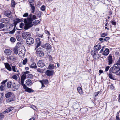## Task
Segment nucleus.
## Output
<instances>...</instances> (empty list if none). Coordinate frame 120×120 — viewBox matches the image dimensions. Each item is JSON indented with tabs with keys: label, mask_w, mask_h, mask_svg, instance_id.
Returning <instances> with one entry per match:
<instances>
[{
	"label": "nucleus",
	"mask_w": 120,
	"mask_h": 120,
	"mask_svg": "<svg viewBox=\"0 0 120 120\" xmlns=\"http://www.w3.org/2000/svg\"><path fill=\"white\" fill-rule=\"evenodd\" d=\"M24 22L25 23L24 26L25 30H27L33 26V24H32V20H29L27 21L26 19H25L24 20Z\"/></svg>",
	"instance_id": "obj_1"
},
{
	"label": "nucleus",
	"mask_w": 120,
	"mask_h": 120,
	"mask_svg": "<svg viewBox=\"0 0 120 120\" xmlns=\"http://www.w3.org/2000/svg\"><path fill=\"white\" fill-rule=\"evenodd\" d=\"M21 21L20 19L18 18H16L15 20H14V24L15 26L18 23L20 22ZM15 30V26L13 30L12 31H10L9 32L10 33V34H13L14 33V32Z\"/></svg>",
	"instance_id": "obj_2"
},
{
	"label": "nucleus",
	"mask_w": 120,
	"mask_h": 120,
	"mask_svg": "<svg viewBox=\"0 0 120 120\" xmlns=\"http://www.w3.org/2000/svg\"><path fill=\"white\" fill-rule=\"evenodd\" d=\"M91 53L94 59H99L100 56L98 52L93 50L91 51Z\"/></svg>",
	"instance_id": "obj_3"
},
{
	"label": "nucleus",
	"mask_w": 120,
	"mask_h": 120,
	"mask_svg": "<svg viewBox=\"0 0 120 120\" xmlns=\"http://www.w3.org/2000/svg\"><path fill=\"white\" fill-rule=\"evenodd\" d=\"M31 35V33L29 32H23L22 34L23 38L24 39H26L27 37L30 36Z\"/></svg>",
	"instance_id": "obj_4"
},
{
	"label": "nucleus",
	"mask_w": 120,
	"mask_h": 120,
	"mask_svg": "<svg viewBox=\"0 0 120 120\" xmlns=\"http://www.w3.org/2000/svg\"><path fill=\"white\" fill-rule=\"evenodd\" d=\"M36 46L35 49L38 48L41 44V41H40V39L39 38H37L35 39Z\"/></svg>",
	"instance_id": "obj_5"
},
{
	"label": "nucleus",
	"mask_w": 120,
	"mask_h": 120,
	"mask_svg": "<svg viewBox=\"0 0 120 120\" xmlns=\"http://www.w3.org/2000/svg\"><path fill=\"white\" fill-rule=\"evenodd\" d=\"M19 51V52L18 54L19 56L21 57H23L25 53L24 49L22 48H20Z\"/></svg>",
	"instance_id": "obj_6"
},
{
	"label": "nucleus",
	"mask_w": 120,
	"mask_h": 120,
	"mask_svg": "<svg viewBox=\"0 0 120 120\" xmlns=\"http://www.w3.org/2000/svg\"><path fill=\"white\" fill-rule=\"evenodd\" d=\"M34 42V39L31 38L30 37L28 38L26 40L27 43L29 45L33 44Z\"/></svg>",
	"instance_id": "obj_7"
},
{
	"label": "nucleus",
	"mask_w": 120,
	"mask_h": 120,
	"mask_svg": "<svg viewBox=\"0 0 120 120\" xmlns=\"http://www.w3.org/2000/svg\"><path fill=\"white\" fill-rule=\"evenodd\" d=\"M23 88L25 89V90L26 91L30 93L31 92H33L34 91L32 89L29 88L27 87L25 84L22 86Z\"/></svg>",
	"instance_id": "obj_8"
},
{
	"label": "nucleus",
	"mask_w": 120,
	"mask_h": 120,
	"mask_svg": "<svg viewBox=\"0 0 120 120\" xmlns=\"http://www.w3.org/2000/svg\"><path fill=\"white\" fill-rule=\"evenodd\" d=\"M54 72V71L53 70H47L45 74L47 76H50L53 75Z\"/></svg>",
	"instance_id": "obj_9"
},
{
	"label": "nucleus",
	"mask_w": 120,
	"mask_h": 120,
	"mask_svg": "<svg viewBox=\"0 0 120 120\" xmlns=\"http://www.w3.org/2000/svg\"><path fill=\"white\" fill-rule=\"evenodd\" d=\"M39 81L42 84V87H45L44 85V84H47L48 83V81L47 79H43L42 80H40Z\"/></svg>",
	"instance_id": "obj_10"
},
{
	"label": "nucleus",
	"mask_w": 120,
	"mask_h": 120,
	"mask_svg": "<svg viewBox=\"0 0 120 120\" xmlns=\"http://www.w3.org/2000/svg\"><path fill=\"white\" fill-rule=\"evenodd\" d=\"M4 14L7 17L11 18L12 17V13L11 11H6L5 12Z\"/></svg>",
	"instance_id": "obj_11"
},
{
	"label": "nucleus",
	"mask_w": 120,
	"mask_h": 120,
	"mask_svg": "<svg viewBox=\"0 0 120 120\" xmlns=\"http://www.w3.org/2000/svg\"><path fill=\"white\" fill-rule=\"evenodd\" d=\"M12 52V51L9 49H7L5 50L4 53L5 55L7 56L10 55Z\"/></svg>",
	"instance_id": "obj_12"
},
{
	"label": "nucleus",
	"mask_w": 120,
	"mask_h": 120,
	"mask_svg": "<svg viewBox=\"0 0 120 120\" xmlns=\"http://www.w3.org/2000/svg\"><path fill=\"white\" fill-rule=\"evenodd\" d=\"M26 78V76L25 75V74L22 75L21 77L20 83L22 86L25 85L24 84V80Z\"/></svg>",
	"instance_id": "obj_13"
},
{
	"label": "nucleus",
	"mask_w": 120,
	"mask_h": 120,
	"mask_svg": "<svg viewBox=\"0 0 120 120\" xmlns=\"http://www.w3.org/2000/svg\"><path fill=\"white\" fill-rule=\"evenodd\" d=\"M38 67L41 68L43 67L45 65L44 62L42 60H40L38 61Z\"/></svg>",
	"instance_id": "obj_14"
},
{
	"label": "nucleus",
	"mask_w": 120,
	"mask_h": 120,
	"mask_svg": "<svg viewBox=\"0 0 120 120\" xmlns=\"http://www.w3.org/2000/svg\"><path fill=\"white\" fill-rule=\"evenodd\" d=\"M41 46L47 49H50L51 47V45L49 43H47L44 45H41Z\"/></svg>",
	"instance_id": "obj_15"
},
{
	"label": "nucleus",
	"mask_w": 120,
	"mask_h": 120,
	"mask_svg": "<svg viewBox=\"0 0 120 120\" xmlns=\"http://www.w3.org/2000/svg\"><path fill=\"white\" fill-rule=\"evenodd\" d=\"M1 21L3 23H7L9 22L10 21V20L9 19L3 18L1 19Z\"/></svg>",
	"instance_id": "obj_16"
},
{
	"label": "nucleus",
	"mask_w": 120,
	"mask_h": 120,
	"mask_svg": "<svg viewBox=\"0 0 120 120\" xmlns=\"http://www.w3.org/2000/svg\"><path fill=\"white\" fill-rule=\"evenodd\" d=\"M4 65L5 68L9 70V71H11L12 69L9 64L8 63H4Z\"/></svg>",
	"instance_id": "obj_17"
},
{
	"label": "nucleus",
	"mask_w": 120,
	"mask_h": 120,
	"mask_svg": "<svg viewBox=\"0 0 120 120\" xmlns=\"http://www.w3.org/2000/svg\"><path fill=\"white\" fill-rule=\"evenodd\" d=\"M108 64L110 65L112 62V57L111 56L109 55L108 58Z\"/></svg>",
	"instance_id": "obj_18"
},
{
	"label": "nucleus",
	"mask_w": 120,
	"mask_h": 120,
	"mask_svg": "<svg viewBox=\"0 0 120 120\" xmlns=\"http://www.w3.org/2000/svg\"><path fill=\"white\" fill-rule=\"evenodd\" d=\"M29 2L30 3V6L31 7V9H32V13H34V12L35 8L34 6V4L32 2H30V1H29Z\"/></svg>",
	"instance_id": "obj_19"
},
{
	"label": "nucleus",
	"mask_w": 120,
	"mask_h": 120,
	"mask_svg": "<svg viewBox=\"0 0 120 120\" xmlns=\"http://www.w3.org/2000/svg\"><path fill=\"white\" fill-rule=\"evenodd\" d=\"M13 109V108L12 107H10L8 108V109H6L5 110L4 112L3 113V114H5L6 113H8L11 111Z\"/></svg>",
	"instance_id": "obj_20"
},
{
	"label": "nucleus",
	"mask_w": 120,
	"mask_h": 120,
	"mask_svg": "<svg viewBox=\"0 0 120 120\" xmlns=\"http://www.w3.org/2000/svg\"><path fill=\"white\" fill-rule=\"evenodd\" d=\"M79 104L78 102H75L73 105V107L75 109H77L79 107Z\"/></svg>",
	"instance_id": "obj_21"
},
{
	"label": "nucleus",
	"mask_w": 120,
	"mask_h": 120,
	"mask_svg": "<svg viewBox=\"0 0 120 120\" xmlns=\"http://www.w3.org/2000/svg\"><path fill=\"white\" fill-rule=\"evenodd\" d=\"M26 84L28 86H30L32 84V81L30 79H27L26 81Z\"/></svg>",
	"instance_id": "obj_22"
},
{
	"label": "nucleus",
	"mask_w": 120,
	"mask_h": 120,
	"mask_svg": "<svg viewBox=\"0 0 120 120\" xmlns=\"http://www.w3.org/2000/svg\"><path fill=\"white\" fill-rule=\"evenodd\" d=\"M109 49L107 48L104 51L103 55L105 56L109 54Z\"/></svg>",
	"instance_id": "obj_23"
},
{
	"label": "nucleus",
	"mask_w": 120,
	"mask_h": 120,
	"mask_svg": "<svg viewBox=\"0 0 120 120\" xmlns=\"http://www.w3.org/2000/svg\"><path fill=\"white\" fill-rule=\"evenodd\" d=\"M101 46L99 45H98L94 47V49L96 50H99L101 48Z\"/></svg>",
	"instance_id": "obj_24"
},
{
	"label": "nucleus",
	"mask_w": 120,
	"mask_h": 120,
	"mask_svg": "<svg viewBox=\"0 0 120 120\" xmlns=\"http://www.w3.org/2000/svg\"><path fill=\"white\" fill-rule=\"evenodd\" d=\"M9 58L12 61H15L17 59L16 57L13 56H10Z\"/></svg>",
	"instance_id": "obj_25"
},
{
	"label": "nucleus",
	"mask_w": 120,
	"mask_h": 120,
	"mask_svg": "<svg viewBox=\"0 0 120 120\" xmlns=\"http://www.w3.org/2000/svg\"><path fill=\"white\" fill-rule=\"evenodd\" d=\"M30 67L32 68L36 69L37 68V66L35 63H33L31 64Z\"/></svg>",
	"instance_id": "obj_26"
},
{
	"label": "nucleus",
	"mask_w": 120,
	"mask_h": 120,
	"mask_svg": "<svg viewBox=\"0 0 120 120\" xmlns=\"http://www.w3.org/2000/svg\"><path fill=\"white\" fill-rule=\"evenodd\" d=\"M55 68V66L53 64H50L49 65L48 69H53Z\"/></svg>",
	"instance_id": "obj_27"
},
{
	"label": "nucleus",
	"mask_w": 120,
	"mask_h": 120,
	"mask_svg": "<svg viewBox=\"0 0 120 120\" xmlns=\"http://www.w3.org/2000/svg\"><path fill=\"white\" fill-rule=\"evenodd\" d=\"M40 21L39 20H36L34 21L33 23V24L34 25H36L39 24Z\"/></svg>",
	"instance_id": "obj_28"
},
{
	"label": "nucleus",
	"mask_w": 120,
	"mask_h": 120,
	"mask_svg": "<svg viewBox=\"0 0 120 120\" xmlns=\"http://www.w3.org/2000/svg\"><path fill=\"white\" fill-rule=\"evenodd\" d=\"M5 85L4 84H2L0 87V89L1 91H2L5 89Z\"/></svg>",
	"instance_id": "obj_29"
},
{
	"label": "nucleus",
	"mask_w": 120,
	"mask_h": 120,
	"mask_svg": "<svg viewBox=\"0 0 120 120\" xmlns=\"http://www.w3.org/2000/svg\"><path fill=\"white\" fill-rule=\"evenodd\" d=\"M12 95V93L11 92H9L5 94V96L7 98L10 97Z\"/></svg>",
	"instance_id": "obj_30"
},
{
	"label": "nucleus",
	"mask_w": 120,
	"mask_h": 120,
	"mask_svg": "<svg viewBox=\"0 0 120 120\" xmlns=\"http://www.w3.org/2000/svg\"><path fill=\"white\" fill-rule=\"evenodd\" d=\"M77 90L79 93L80 94H83V92L82 90V88L81 87H78L77 88Z\"/></svg>",
	"instance_id": "obj_31"
},
{
	"label": "nucleus",
	"mask_w": 120,
	"mask_h": 120,
	"mask_svg": "<svg viewBox=\"0 0 120 120\" xmlns=\"http://www.w3.org/2000/svg\"><path fill=\"white\" fill-rule=\"evenodd\" d=\"M18 49V48H17V47H15L14 48L13 51L14 52V53L16 54H18V52H17V50Z\"/></svg>",
	"instance_id": "obj_32"
},
{
	"label": "nucleus",
	"mask_w": 120,
	"mask_h": 120,
	"mask_svg": "<svg viewBox=\"0 0 120 120\" xmlns=\"http://www.w3.org/2000/svg\"><path fill=\"white\" fill-rule=\"evenodd\" d=\"M12 69L13 71L15 72H18L19 71L18 70H17L16 71V70H17V69L15 67V66H12Z\"/></svg>",
	"instance_id": "obj_33"
},
{
	"label": "nucleus",
	"mask_w": 120,
	"mask_h": 120,
	"mask_svg": "<svg viewBox=\"0 0 120 120\" xmlns=\"http://www.w3.org/2000/svg\"><path fill=\"white\" fill-rule=\"evenodd\" d=\"M108 76L109 77L112 79L113 80H115L116 79L111 74H109Z\"/></svg>",
	"instance_id": "obj_34"
},
{
	"label": "nucleus",
	"mask_w": 120,
	"mask_h": 120,
	"mask_svg": "<svg viewBox=\"0 0 120 120\" xmlns=\"http://www.w3.org/2000/svg\"><path fill=\"white\" fill-rule=\"evenodd\" d=\"M12 85V83L11 82H8L7 83V86L8 88H10L11 86Z\"/></svg>",
	"instance_id": "obj_35"
},
{
	"label": "nucleus",
	"mask_w": 120,
	"mask_h": 120,
	"mask_svg": "<svg viewBox=\"0 0 120 120\" xmlns=\"http://www.w3.org/2000/svg\"><path fill=\"white\" fill-rule=\"evenodd\" d=\"M36 54L38 56H42L43 55V53L42 52H39V53L38 52V53Z\"/></svg>",
	"instance_id": "obj_36"
},
{
	"label": "nucleus",
	"mask_w": 120,
	"mask_h": 120,
	"mask_svg": "<svg viewBox=\"0 0 120 120\" xmlns=\"http://www.w3.org/2000/svg\"><path fill=\"white\" fill-rule=\"evenodd\" d=\"M15 3L14 1L12 0L11 3V5L12 7H14L15 5Z\"/></svg>",
	"instance_id": "obj_37"
},
{
	"label": "nucleus",
	"mask_w": 120,
	"mask_h": 120,
	"mask_svg": "<svg viewBox=\"0 0 120 120\" xmlns=\"http://www.w3.org/2000/svg\"><path fill=\"white\" fill-rule=\"evenodd\" d=\"M42 48H39L37 50L36 52V53L37 54L38 53H39V52H41V51L42 50Z\"/></svg>",
	"instance_id": "obj_38"
},
{
	"label": "nucleus",
	"mask_w": 120,
	"mask_h": 120,
	"mask_svg": "<svg viewBox=\"0 0 120 120\" xmlns=\"http://www.w3.org/2000/svg\"><path fill=\"white\" fill-rule=\"evenodd\" d=\"M114 65H116L117 66H120V60H118L116 64Z\"/></svg>",
	"instance_id": "obj_39"
},
{
	"label": "nucleus",
	"mask_w": 120,
	"mask_h": 120,
	"mask_svg": "<svg viewBox=\"0 0 120 120\" xmlns=\"http://www.w3.org/2000/svg\"><path fill=\"white\" fill-rule=\"evenodd\" d=\"M28 60L27 58H26L24 60H23L22 61V64L24 65H25L27 63Z\"/></svg>",
	"instance_id": "obj_40"
},
{
	"label": "nucleus",
	"mask_w": 120,
	"mask_h": 120,
	"mask_svg": "<svg viewBox=\"0 0 120 120\" xmlns=\"http://www.w3.org/2000/svg\"><path fill=\"white\" fill-rule=\"evenodd\" d=\"M32 14H30L29 15V17L27 18V20L28 21L29 20H32V22L33 21V20L32 19L31 16H32Z\"/></svg>",
	"instance_id": "obj_41"
},
{
	"label": "nucleus",
	"mask_w": 120,
	"mask_h": 120,
	"mask_svg": "<svg viewBox=\"0 0 120 120\" xmlns=\"http://www.w3.org/2000/svg\"><path fill=\"white\" fill-rule=\"evenodd\" d=\"M10 41L12 42H14L15 41V39L11 37L10 38Z\"/></svg>",
	"instance_id": "obj_42"
},
{
	"label": "nucleus",
	"mask_w": 120,
	"mask_h": 120,
	"mask_svg": "<svg viewBox=\"0 0 120 120\" xmlns=\"http://www.w3.org/2000/svg\"><path fill=\"white\" fill-rule=\"evenodd\" d=\"M12 78L15 80H17V77L16 75H13L12 77Z\"/></svg>",
	"instance_id": "obj_43"
},
{
	"label": "nucleus",
	"mask_w": 120,
	"mask_h": 120,
	"mask_svg": "<svg viewBox=\"0 0 120 120\" xmlns=\"http://www.w3.org/2000/svg\"><path fill=\"white\" fill-rule=\"evenodd\" d=\"M41 10L43 11H45V8L44 5L42 6L41 8Z\"/></svg>",
	"instance_id": "obj_44"
},
{
	"label": "nucleus",
	"mask_w": 120,
	"mask_h": 120,
	"mask_svg": "<svg viewBox=\"0 0 120 120\" xmlns=\"http://www.w3.org/2000/svg\"><path fill=\"white\" fill-rule=\"evenodd\" d=\"M111 23L112 24L114 25H115L116 24V22L114 20H113L111 22Z\"/></svg>",
	"instance_id": "obj_45"
},
{
	"label": "nucleus",
	"mask_w": 120,
	"mask_h": 120,
	"mask_svg": "<svg viewBox=\"0 0 120 120\" xmlns=\"http://www.w3.org/2000/svg\"><path fill=\"white\" fill-rule=\"evenodd\" d=\"M107 33H103L102 34L101 37H104L105 36H107Z\"/></svg>",
	"instance_id": "obj_46"
},
{
	"label": "nucleus",
	"mask_w": 120,
	"mask_h": 120,
	"mask_svg": "<svg viewBox=\"0 0 120 120\" xmlns=\"http://www.w3.org/2000/svg\"><path fill=\"white\" fill-rule=\"evenodd\" d=\"M80 111L82 113H84L85 112V109L84 108L81 109L80 110Z\"/></svg>",
	"instance_id": "obj_47"
},
{
	"label": "nucleus",
	"mask_w": 120,
	"mask_h": 120,
	"mask_svg": "<svg viewBox=\"0 0 120 120\" xmlns=\"http://www.w3.org/2000/svg\"><path fill=\"white\" fill-rule=\"evenodd\" d=\"M33 77V75L32 74H28L27 75V77L29 78H31Z\"/></svg>",
	"instance_id": "obj_48"
},
{
	"label": "nucleus",
	"mask_w": 120,
	"mask_h": 120,
	"mask_svg": "<svg viewBox=\"0 0 120 120\" xmlns=\"http://www.w3.org/2000/svg\"><path fill=\"white\" fill-rule=\"evenodd\" d=\"M28 15V14L27 13H26L23 15V16L24 17H27Z\"/></svg>",
	"instance_id": "obj_49"
},
{
	"label": "nucleus",
	"mask_w": 120,
	"mask_h": 120,
	"mask_svg": "<svg viewBox=\"0 0 120 120\" xmlns=\"http://www.w3.org/2000/svg\"><path fill=\"white\" fill-rule=\"evenodd\" d=\"M4 25L1 23H0V29L2 28L4 26Z\"/></svg>",
	"instance_id": "obj_50"
},
{
	"label": "nucleus",
	"mask_w": 120,
	"mask_h": 120,
	"mask_svg": "<svg viewBox=\"0 0 120 120\" xmlns=\"http://www.w3.org/2000/svg\"><path fill=\"white\" fill-rule=\"evenodd\" d=\"M99 92H100L99 91L95 92L94 93V94L95 96H97L99 94Z\"/></svg>",
	"instance_id": "obj_51"
},
{
	"label": "nucleus",
	"mask_w": 120,
	"mask_h": 120,
	"mask_svg": "<svg viewBox=\"0 0 120 120\" xmlns=\"http://www.w3.org/2000/svg\"><path fill=\"white\" fill-rule=\"evenodd\" d=\"M8 81L7 79L6 80H5L3 81L2 82H1V84H4V85H5V83L7 82V81Z\"/></svg>",
	"instance_id": "obj_52"
},
{
	"label": "nucleus",
	"mask_w": 120,
	"mask_h": 120,
	"mask_svg": "<svg viewBox=\"0 0 120 120\" xmlns=\"http://www.w3.org/2000/svg\"><path fill=\"white\" fill-rule=\"evenodd\" d=\"M37 71L40 72H42L43 71L40 68H38L37 69Z\"/></svg>",
	"instance_id": "obj_53"
},
{
	"label": "nucleus",
	"mask_w": 120,
	"mask_h": 120,
	"mask_svg": "<svg viewBox=\"0 0 120 120\" xmlns=\"http://www.w3.org/2000/svg\"><path fill=\"white\" fill-rule=\"evenodd\" d=\"M110 39L109 37H107L105 38L104 40L105 41H107L109 40Z\"/></svg>",
	"instance_id": "obj_54"
},
{
	"label": "nucleus",
	"mask_w": 120,
	"mask_h": 120,
	"mask_svg": "<svg viewBox=\"0 0 120 120\" xmlns=\"http://www.w3.org/2000/svg\"><path fill=\"white\" fill-rule=\"evenodd\" d=\"M49 58L50 61H52L53 60V58L50 55L49 56Z\"/></svg>",
	"instance_id": "obj_55"
},
{
	"label": "nucleus",
	"mask_w": 120,
	"mask_h": 120,
	"mask_svg": "<svg viewBox=\"0 0 120 120\" xmlns=\"http://www.w3.org/2000/svg\"><path fill=\"white\" fill-rule=\"evenodd\" d=\"M4 117V115L2 114H0V119H2Z\"/></svg>",
	"instance_id": "obj_56"
},
{
	"label": "nucleus",
	"mask_w": 120,
	"mask_h": 120,
	"mask_svg": "<svg viewBox=\"0 0 120 120\" xmlns=\"http://www.w3.org/2000/svg\"><path fill=\"white\" fill-rule=\"evenodd\" d=\"M33 20L34 19H36V16L35 15H34L32 16V17L31 18Z\"/></svg>",
	"instance_id": "obj_57"
},
{
	"label": "nucleus",
	"mask_w": 120,
	"mask_h": 120,
	"mask_svg": "<svg viewBox=\"0 0 120 120\" xmlns=\"http://www.w3.org/2000/svg\"><path fill=\"white\" fill-rule=\"evenodd\" d=\"M16 38L18 41L20 40V37L19 35L17 36H16Z\"/></svg>",
	"instance_id": "obj_58"
},
{
	"label": "nucleus",
	"mask_w": 120,
	"mask_h": 120,
	"mask_svg": "<svg viewBox=\"0 0 120 120\" xmlns=\"http://www.w3.org/2000/svg\"><path fill=\"white\" fill-rule=\"evenodd\" d=\"M109 66H107L105 68V71H108V70L109 68Z\"/></svg>",
	"instance_id": "obj_59"
},
{
	"label": "nucleus",
	"mask_w": 120,
	"mask_h": 120,
	"mask_svg": "<svg viewBox=\"0 0 120 120\" xmlns=\"http://www.w3.org/2000/svg\"><path fill=\"white\" fill-rule=\"evenodd\" d=\"M24 25V23H21L20 25V27L22 28Z\"/></svg>",
	"instance_id": "obj_60"
},
{
	"label": "nucleus",
	"mask_w": 120,
	"mask_h": 120,
	"mask_svg": "<svg viewBox=\"0 0 120 120\" xmlns=\"http://www.w3.org/2000/svg\"><path fill=\"white\" fill-rule=\"evenodd\" d=\"M29 72H30L29 71H26L24 72L23 74H25V75L26 74H29Z\"/></svg>",
	"instance_id": "obj_61"
},
{
	"label": "nucleus",
	"mask_w": 120,
	"mask_h": 120,
	"mask_svg": "<svg viewBox=\"0 0 120 120\" xmlns=\"http://www.w3.org/2000/svg\"><path fill=\"white\" fill-rule=\"evenodd\" d=\"M35 119V117H32L29 119L28 120H34Z\"/></svg>",
	"instance_id": "obj_62"
},
{
	"label": "nucleus",
	"mask_w": 120,
	"mask_h": 120,
	"mask_svg": "<svg viewBox=\"0 0 120 120\" xmlns=\"http://www.w3.org/2000/svg\"><path fill=\"white\" fill-rule=\"evenodd\" d=\"M38 17H41V15L40 13V12L39 13H38Z\"/></svg>",
	"instance_id": "obj_63"
},
{
	"label": "nucleus",
	"mask_w": 120,
	"mask_h": 120,
	"mask_svg": "<svg viewBox=\"0 0 120 120\" xmlns=\"http://www.w3.org/2000/svg\"><path fill=\"white\" fill-rule=\"evenodd\" d=\"M12 101V100H11L10 99H8V100L7 101V102H11Z\"/></svg>",
	"instance_id": "obj_64"
}]
</instances>
